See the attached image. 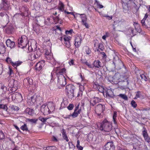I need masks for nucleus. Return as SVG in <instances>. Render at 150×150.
<instances>
[{
	"label": "nucleus",
	"mask_w": 150,
	"mask_h": 150,
	"mask_svg": "<svg viewBox=\"0 0 150 150\" xmlns=\"http://www.w3.org/2000/svg\"><path fill=\"white\" fill-rule=\"evenodd\" d=\"M65 69H61L60 67L54 68L53 72L55 73L58 77L57 84L61 86H64L66 84L65 77L63 74L65 73Z\"/></svg>",
	"instance_id": "1"
},
{
	"label": "nucleus",
	"mask_w": 150,
	"mask_h": 150,
	"mask_svg": "<svg viewBox=\"0 0 150 150\" xmlns=\"http://www.w3.org/2000/svg\"><path fill=\"white\" fill-rule=\"evenodd\" d=\"M112 127V123L106 120H105L101 123L100 129L106 132H109L111 130Z\"/></svg>",
	"instance_id": "2"
},
{
	"label": "nucleus",
	"mask_w": 150,
	"mask_h": 150,
	"mask_svg": "<svg viewBox=\"0 0 150 150\" xmlns=\"http://www.w3.org/2000/svg\"><path fill=\"white\" fill-rule=\"evenodd\" d=\"M18 47L23 48L28 43V41L27 37L25 35H23L18 38Z\"/></svg>",
	"instance_id": "3"
},
{
	"label": "nucleus",
	"mask_w": 150,
	"mask_h": 150,
	"mask_svg": "<svg viewBox=\"0 0 150 150\" xmlns=\"http://www.w3.org/2000/svg\"><path fill=\"white\" fill-rule=\"evenodd\" d=\"M105 106L104 105L99 104L95 107V112L98 116H99L105 109Z\"/></svg>",
	"instance_id": "4"
},
{
	"label": "nucleus",
	"mask_w": 150,
	"mask_h": 150,
	"mask_svg": "<svg viewBox=\"0 0 150 150\" xmlns=\"http://www.w3.org/2000/svg\"><path fill=\"white\" fill-rule=\"evenodd\" d=\"M23 83L24 86L27 88H29L32 85L33 80L32 78L28 77L24 79Z\"/></svg>",
	"instance_id": "5"
},
{
	"label": "nucleus",
	"mask_w": 150,
	"mask_h": 150,
	"mask_svg": "<svg viewBox=\"0 0 150 150\" xmlns=\"http://www.w3.org/2000/svg\"><path fill=\"white\" fill-rule=\"evenodd\" d=\"M71 37L69 36H63V42L65 46L67 48H69L71 46L70 40Z\"/></svg>",
	"instance_id": "6"
},
{
	"label": "nucleus",
	"mask_w": 150,
	"mask_h": 150,
	"mask_svg": "<svg viewBox=\"0 0 150 150\" xmlns=\"http://www.w3.org/2000/svg\"><path fill=\"white\" fill-rule=\"evenodd\" d=\"M76 14L80 15V17L81 18L82 24L84 25L86 28H88V25L86 23L87 18L86 15L84 14H80L78 13H77Z\"/></svg>",
	"instance_id": "7"
},
{
	"label": "nucleus",
	"mask_w": 150,
	"mask_h": 150,
	"mask_svg": "<svg viewBox=\"0 0 150 150\" xmlns=\"http://www.w3.org/2000/svg\"><path fill=\"white\" fill-rule=\"evenodd\" d=\"M12 97L13 99H16L17 102H20L23 100L22 96L21 94L19 93H14L12 95Z\"/></svg>",
	"instance_id": "8"
},
{
	"label": "nucleus",
	"mask_w": 150,
	"mask_h": 150,
	"mask_svg": "<svg viewBox=\"0 0 150 150\" xmlns=\"http://www.w3.org/2000/svg\"><path fill=\"white\" fill-rule=\"evenodd\" d=\"M9 7L8 2L7 0H2V2L0 4V8L5 10L8 9Z\"/></svg>",
	"instance_id": "9"
},
{
	"label": "nucleus",
	"mask_w": 150,
	"mask_h": 150,
	"mask_svg": "<svg viewBox=\"0 0 150 150\" xmlns=\"http://www.w3.org/2000/svg\"><path fill=\"white\" fill-rule=\"evenodd\" d=\"M45 64V61L44 60H41L36 64L35 69L36 70L40 71L42 69Z\"/></svg>",
	"instance_id": "10"
},
{
	"label": "nucleus",
	"mask_w": 150,
	"mask_h": 150,
	"mask_svg": "<svg viewBox=\"0 0 150 150\" xmlns=\"http://www.w3.org/2000/svg\"><path fill=\"white\" fill-rule=\"evenodd\" d=\"M74 88L75 87L73 85L69 84L66 86L65 90L67 93H70L73 96Z\"/></svg>",
	"instance_id": "11"
},
{
	"label": "nucleus",
	"mask_w": 150,
	"mask_h": 150,
	"mask_svg": "<svg viewBox=\"0 0 150 150\" xmlns=\"http://www.w3.org/2000/svg\"><path fill=\"white\" fill-rule=\"evenodd\" d=\"M41 111L44 114H49L50 112L48 107L45 104L42 105L41 107Z\"/></svg>",
	"instance_id": "12"
},
{
	"label": "nucleus",
	"mask_w": 150,
	"mask_h": 150,
	"mask_svg": "<svg viewBox=\"0 0 150 150\" xmlns=\"http://www.w3.org/2000/svg\"><path fill=\"white\" fill-rule=\"evenodd\" d=\"M114 146L112 142H108L104 147L105 150H113Z\"/></svg>",
	"instance_id": "13"
},
{
	"label": "nucleus",
	"mask_w": 150,
	"mask_h": 150,
	"mask_svg": "<svg viewBox=\"0 0 150 150\" xmlns=\"http://www.w3.org/2000/svg\"><path fill=\"white\" fill-rule=\"evenodd\" d=\"M81 40V37L80 36H77L75 38L74 45L76 47L78 48L80 47Z\"/></svg>",
	"instance_id": "14"
},
{
	"label": "nucleus",
	"mask_w": 150,
	"mask_h": 150,
	"mask_svg": "<svg viewBox=\"0 0 150 150\" xmlns=\"http://www.w3.org/2000/svg\"><path fill=\"white\" fill-rule=\"evenodd\" d=\"M46 58L47 60V61L49 63H50L53 65H55L56 64V62L52 54H50V55H47L45 57Z\"/></svg>",
	"instance_id": "15"
},
{
	"label": "nucleus",
	"mask_w": 150,
	"mask_h": 150,
	"mask_svg": "<svg viewBox=\"0 0 150 150\" xmlns=\"http://www.w3.org/2000/svg\"><path fill=\"white\" fill-rule=\"evenodd\" d=\"M6 43L7 46L10 47L11 49L15 47V42L9 39H8L6 41Z\"/></svg>",
	"instance_id": "16"
},
{
	"label": "nucleus",
	"mask_w": 150,
	"mask_h": 150,
	"mask_svg": "<svg viewBox=\"0 0 150 150\" xmlns=\"http://www.w3.org/2000/svg\"><path fill=\"white\" fill-rule=\"evenodd\" d=\"M101 99L98 98L94 97L91 99L90 103L93 106H94L97 103L100 102Z\"/></svg>",
	"instance_id": "17"
},
{
	"label": "nucleus",
	"mask_w": 150,
	"mask_h": 150,
	"mask_svg": "<svg viewBox=\"0 0 150 150\" xmlns=\"http://www.w3.org/2000/svg\"><path fill=\"white\" fill-rule=\"evenodd\" d=\"M83 52L87 55H89L91 53V50L89 47L87 46H85L83 48Z\"/></svg>",
	"instance_id": "18"
},
{
	"label": "nucleus",
	"mask_w": 150,
	"mask_h": 150,
	"mask_svg": "<svg viewBox=\"0 0 150 150\" xmlns=\"http://www.w3.org/2000/svg\"><path fill=\"white\" fill-rule=\"evenodd\" d=\"M93 68L94 67L97 68H100L101 67V62L98 60H95L93 64Z\"/></svg>",
	"instance_id": "19"
},
{
	"label": "nucleus",
	"mask_w": 150,
	"mask_h": 150,
	"mask_svg": "<svg viewBox=\"0 0 150 150\" xmlns=\"http://www.w3.org/2000/svg\"><path fill=\"white\" fill-rule=\"evenodd\" d=\"M5 46L3 43L2 42L0 43V54H3L5 52Z\"/></svg>",
	"instance_id": "20"
},
{
	"label": "nucleus",
	"mask_w": 150,
	"mask_h": 150,
	"mask_svg": "<svg viewBox=\"0 0 150 150\" xmlns=\"http://www.w3.org/2000/svg\"><path fill=\"white\" fill-rule=\"evenodd\" d=\"M142 134L146 141L148 142H149V138L148 137L147 132L146 130L144 129V131H143Z\"/></svg>",
	"instance_id": "21"
},
{
	"label": "nucleus",
	"mask_w": 150,
	"mask_h": 150,
	"mask_svg": "<svg viewBox=\"0 0 150 150\" xmlns=\"http://www.w3.org/2000/svg\"><path fill=\"white\" fill-rule=\"evenodd\" d=\"M25 112L26 114H28L29 115H32L34 114V112L33 109L30 108H27L25 110Z\"/></svg>",
	"instance_id": "22"
},
{
	"label": "nucleus",
	"mask_w": 150,
	"mask_h": 150,
	"mask_svg": "<svg viewBox=\"0 0 150 150\" xmlns=\"http://www.w3.org/2000/svg\"><path fill=\"white\" fill-rule=\"evenodd\" d=\"M122 5L124 12L125 13H127L129 10L128 4L123 2V3H122Z\"/></svg>",
	"instance_id": "23"
},
{
	"label": "nucleus",
	"mask_w": 150,
	"mask_h": 150,
	"mask_svg": "<svg viewBox=\"0 0 150 150\" xmlns=\"http://www.w3.org/2000/svg\"><path fill=\"white\" fill-rule=\"evenodd\" d=\"M133 25L134 26L135 30L137 32L139 33L141 31L139 25L137 23L134 22Z\"/></svg>",
	"instance_id": "24"
},
{
	"label": "nucleus",
	"mask_w": 150,
	"mask_h": 150,
	"mask_svg": "<svg viewBox=\"0 0 150 150\" xmlns=\"http://www.w3.org/2000/svg\"><path fill=\"white\" fill-rule=\"evenodd\" d=\"M37 58L36 56V54H35L34 52L29 55L28 59L30 60H33Z\"/></svg>",
	"instance_id": "25"
},
{
	"label": "nucleus",
	"mask_w": 150,
	"mask_h": 150,
	"mask_svg": "<svg viewBox=\"0 0 150 150\" xmlns=\"http://www.w3.org/2000/svg\"><path fill=\"white\" fill-rule=\"evenodd\" d=\"M106 96L107 97H112L113 96V92L111 90H108L106 92Z\"/></svg>",
	"instance_id": "26"
},
{
	"label": "nucleus",
	"mask_w": 150,
	"mask_h": 150,
	"mask_svg": "<svg viewBox=\"0 0 150 150\" xmlns=\"http://www.w3.org/2000/svg\"><path fill=\"white\" fill-rule=\"evenodd\" d=\"M0 95L4 93V92L6 89V88L3 84H1L0 86Z\"/></svg>",
	"instance_id": "27"
},
{
	"label": "nucleus",
	"mask_w": 150,
	"mask_h": 150,
	"mask_svg": "<svg viewBox=\"0 0 150 150\" xmlns=\"http://www.w3.org/2000/svg\"><path fill=\"white\" fill-rule=\"evenodd\" d=\"M104 47L103 44L102 43H99V45L97 48V51H100L99 50L101 51H103L104 49Z\"/></svg>",
	"instance_id": "28"
},
{
	"label": "nucleus",
	"mask_w": 150,
	"mask_h": 150,
	"mask_svg": "<svg viewBox=\"0 0 150 150\" xmlns=\"http://www.w3.org/2000/svg\"><path fill=\"white\" fill-rule=\"evenodd\" d=\"M22 63V61H18L13 62L12 63V65L13 67H18L21 65Z\"/></svg>",
	"instance_id": "29"
},
{
	"label": "nucleus",
	"mask_w": 150,
	"mask_h": 150,
	"mask_svg": "<svg viewBox=\"0 0 150 150\" xmlns=\"http://www.w3.org/2000/svg\"><path fill=\"white\" fill-rule=\"evenodd\" d=\"M79 113V110H77L75 109L73 113L71 114V117L73 118L76 117L78 116Z\"/></svg>",
	"instance_id": "30"
},
{
	"label": "nucleus",
	"mask_w": 150,
	"mask_h": 150,
	"mask_svg": "<svg viewBox=\"0 0 150 150\" xmlns=\"http://www.w3.org/2000/svg\"><path fill=\"white\" fill-rule=\"evenodd\" d=\"M0 109H2L8 112V107L6 104H0Z\"/></svg>",
	"instance_id": "31"
},
{
	"label": "nucleus",
	"mask_w": 150,
	"mask_h": 150,
	"mask_svg": "<svg viewBox=\"0 0 150 150\" xmlns=\"http://www.w3.org/2000/svg\"><path fill=\"white\" fill-rule=\"evenodd\" d=\"M64 5L61 1H59L58 6V9L59 10L63 11L64 10Z\"/></svg>",
	"instance_id": "32"
},
{
	"label": "nucleus",
	"mask_w": 150,
	"mask_h": 150,
	"mask_svg": "<svg viewBox=\"0 0 150 150\" xmlns=\"http://www.w3.org/2000/svg\"><path fill=\"white\" fill-rule=\"evenodd\" d=\"M97 88L98 91L100 92L103 93L104 92V88L102 86L98 85L97 86Z\"/></svg>",
	"instance_id": "33"
},
{
	"label": "nucleus",
	"mask_w": 150,
	"mask_h": 150,
	"mask_svg": "<svg viewBox=\"0 0 150 150\" xmlns=\"http://www.w3.org/2000/svg\"><path fill=\"white\" fill-rule=\"evenodd\" d=\"M117 117V112L116 111H114L113 113V120L114 123L115 124H116L117 123L116 120Z\"/></svg>",
	"instance_id": "34"
},
{
	"label": "nucleus",
	"mask_w": 150,
	"mask_h": 150,
	"mask_svg": "<svg viewBox=\"0 0 150 150\" xmlns=\"http://www.w3.org/2000/svg\"><path fill=\"white\" fill-rule=\"evenodd\" d=\"M34 53L36 54V56L37 58L40 57L41 54V53L39 50L35 51Z\"/></svg>",
	"instance_id": "35"
},
{
	"label": "nucleus",
	"mask_w": 150,
	"mask_h": 150,
	"mask_svg": "<svg viewBox=\"0 0 150 150\" xmlns=\"http://www.w3.org/2000/svg\"><path fill=\"white\" fill-rule=\"evenodd\" d=\"M82 61V60H81ZM82 63L83 64H85L86 65L88 66V67L90 68H93V64H91L90 63L88 62L87 61H85L83 62L82 61Z\"/></svg>",
	"instance_id": "36"
},
{
	"label": "nucleus",
	"mask_w": 150,
	"mask_h": 150,
	"mask_svg": "<svg viewBox=\"0 0 150 150\" xmlns=\"http://www.w3.org/2000/svg\"><path fill=\"white\" fill-rule=\"evenodd\" d=\"M80 141L79 140L77 141V143L76 144V147L79 150H83V148L80 145Z\"/></svg>",
	"instance_id": "37"
},
{
	"label": "nucleus",
	"mask_w": 150,
	"mask_h": 150,
	"mask_svg": "<svg viewBox=\"0 0 150 150\" xmlns=\"http://www.w3.org/2000/svg\"><path fill=\"white\" fill-rule=\"evenodd\" d=\"M113 80L112 81L115 84L118 83L120 81L118 80V79L117 78L116 75L115 74L112 77Z\"/></svg>",
	"instance_id": "38"
},
{
	"label": "nucleus",
	"mask_w": 150,
	"mask_h": 150,
	"mask_svg": "<svg viewBox=\"0 0 150 150\" xmlns=\"http://www.w3.org/2000/svg\"><path fill=\"white\" fill-rule=\"evenodd\" d=\"M118 96L125 100H128V98L127 96L125 94H120Z\"/></svg>",
	"instance_id": "39"
},
{
	"label": "nucleus",
	"mask_w": 150,
	"mask_h": 150,
	"mask_svg": "<svg viewBox=\"0 0 150 150\" xmlns=\"http://www.w3.org/2000/svg\"><path fill=\"white\" fill-rule=\"evenodd\" d=\"M95 4H96V6L99 8H102L103 7V6L100 4L99 2L97 0H95Z\"/></svg>",
	"instance_id": "40"
},
{
	"label": "nucleus",
	"mask_w": 150,
	"mask_h": 150,
	"mask_svg": "<svg viewBox=\"0 0 150 150\" xmlns=\"http://www.w3.org/2000/svg\"><path fill=\"white\" fill-rule=\"evenodd\" d=\"M12 110L17 111L19 109V108L17 106L12 105L11 107Z\"/></svg>",
	"instance_id": "41"
},
{
	"label": "nucleus",
	"mask_w": 150,
	"mask_h": 150,
	"mask_svg": "<svg viewBox=\"0 0 150 150\" xmlns=\"http://www.w3.org/2000/svg\"><path fill=\"white\" fill-rule=\"evenodd\" d=\"M48 117H39V120L41 121L44 123H45L46 121V120L49 118Z\"/></svg>",
	"instance_id": "42"
},
{
	"label": "nucleus",
	"mask_w": 150,
	"mask_h": 150,
	"mask_svg": "<svg viewBox=\"0 0 150 150\" xmlns=\"http://www.w3.org/2000/svg\"><path fill=\"white\" fill-rule=\"evenodd\" d=\"M93 43L94 47L97 49L99 44L98 41L97 40H95L93 41Z\"/></svg>",
	"instance_id": "43"
},
{
	"label": "nucleus",
	"mask_w": 150,
	"mask_h": 150,
	"mask_svg": "<svg viewBox=\"0 0 150 150\" xmlns=\"http://www.w3.org/2000/svg\"><path fill=\"white\" fill-rule=\"evenodd\" d=\"M56 147L54 146H49L46 148L45 150H57Z\"/></svg>",
	"instance_id": "44"
},
{
	"label": "nucleus",
	"mask_w": 150,
	"mask_h": 150,
	"mask_svg": "<svg viewBox=\"0 0 150 150\" xmlns=\"http://www.w3.org/2000/svg\"><path fill=\"white\" fill-rule=\"evenodd\" d=\"M140 77L141 78V79L142 81H146L147 80V79L146 78V76H145L144 74H141L140 75Z\"/></svg>",
	"instance_id": "45"
},
{
	"label": "nucleus",
	"mask_w": 150,
	"mask_h": 150,
	"mask_svg": "<svg viewBox=\"0 0 150 150\" xmlns=\"http://www.w3.org/2000/svg\"><path fill=\"white\" fill-rule=\"evenodd\" d=\"M21 128L23 131H27L28 130L27 125L25 124H24L22 126Z\"/></svg>",
	"instance_id": "46"
},
{
	"label": "nucleus",
	"mask_w": 150,
	"mask_h": 150,
	"mask_svg": "<svg viewBox=\"0 0 150 150\" xmlns=\"http://www.w3.org/2000/svg\"><path fill=\"white\" fill-rule=\"evenodd\" d=\"M77 84L79 85V90L83 91L84 90V86L83 85H82L81 83H78Z\"/></svg>",
	"instance_id": "47"
},
{
	"label": "nucleus",
	"mask_w": 150,
	"mask_h": 150,
	"mask_svg": "<svg viewBox=\"0 0 150 150\" xmlns=\"http://www.w3.org/2000/svg\"><path fill=\"white\" fill-rule=\"evenodd\" d=\"M6 62L8 64H12V63L13 62L11 59L9 57H7L6 59Z\"/></svg>",
	"instance_id": "48"
},
{
	"label": "nucleus",
	"mask_w": 150,
	"mask_h": 150,
	"mask_svg": "<svg viewBox=\"0 0 150 150\" xmlns=\"http://www.w3.org/2000/svg\"><path fill=\"white\" fill-rule=\"evenodd\" d=\"M131 104L132 106L134 108H136L137 106L136 102L134 100L131 101Z\"/></svg>",
	"instance_id": "49"
},
{
	"label": "nucleus",
	"mask_w": 150,
	"mask_h": 150,
	"mask_svg": "<svg viewBox=\"0 0 150 150\" xmlns=\"http://www.w3.org/2000/svg\"><path fill=\"white\" fill-rule=\"evenodd\" d=\"M67 102L66 101H63V102L62 103L61 105V106L62 108H65L66 107V106L67 105Z\"/></svg>",
	"instance_id": "50"
},
{
	"label": "nucleus",
	"mask_w": 150,
	"mask_h": 150,
	"mask_svg": "<svg viewBox=\"0 0 150 150\" xmlns=\"http://www.w3.org/2000/svg\"><path fill=\"white\" fill-rule=\"evenodd\" d=\"M28 120L32 123H35L37 122V120L35 119H29Z\"/></svg>",
	"instance_id": "51"
},
{
	"label": "nucleus",
	"mask_w": 150,
	"mask_h": 150,
	"mask_svg": "<svg viewBox=\"0 0 150 150\" xmlns=\"http://www.w3.org/2000/svg\"><path fill=\"white\" fill-rule=\"evenodd\" d=\"M5 135L4 133L1 131H0V140L4 139Z\"/></svg>",
	"instance_id": "52"
},
{
	"label": "nucleus",
	"mask_w": 150,
	"mask_h": 150,
	"mask_svg": "<svg viewBox=\"0 0 150 150\" xmlns=\"http://www.w3.org/2000/svg\"><path fill=\"white\" fill-rule=\"evenodd\" d=\"M51 23L50 18H47V19L45 21V23L47 25H49Z\"/></svg>",
	"instance_id": "53"
},
{
	"label": "nucleus",
	"mask_w": 150,
	"mask_h": 150,
	"mask_svg": "<svg viewBox=\"0 0 150 150\" xmlns=\"http://www.w3.org/2000/svg\"><path fill=\"white\" fill-rule=\"evenodd\" d=\"M31 101L33 103H34L36 102V100L35 96L34 95L31 97Z\"/></svg>",
	"instance_id": "54"
},
{
	"label": "nucleus",
	"mask_w": 150,
	"mask_h": 150,
	"mask_svg": "<svg viewBox=\"0 0 150 150\" xmlns=\"http://www.w3.org/2000/svg\"><path fill=\"white\" fill-rule=\"evenodd\" d=\"M74 108V105L72 104H70L67 107V108L69 110H71L73 109Z\"/></svg>",
	"instance_id": "55"
},
{
	"label": "nucleus",
	"mask_w": 150,
	"mask_h": 150,
	"mask_svg": "<svg viewBox=\"0 0 150 150\" xmlns=\"http://www.w3.org/2000/svg\"><path fill=\"white\" fill-rule=\"evenodd\" d=\"M33 29L34 31L36 32L37 33H38L39 31V28L38 27H34Z\"/></svg>",
	"instance_id": "56"
},
{
	"label": "nucleus",
	"mask_w": 150,
	"mask_h": 150,
	"mask_svg": "<svg viewBox=\"0 0 150 150\" xmlns=\"http://www.w3.org/2000/svg\"><path fill=\"white\" fill-rule=\"evenodd\" d=\"M8 68L9 70L8 72V74H9L10 75H11L13 73V71L12 69L10 67H9Z\"/></svg>",
	"instance_id": "57"
},
{
	"label": "nucleus",
	"mask_w": 150,
	"mask_h": 150,
	"mask_svg": "<svg viewBox=\"0 0 150 150\" xmlns=\"http://www.w3.org/2000/svg\"><path fill=\"white\" fill-rule=\"evenodd\" d=\"M63 139L66 140L67 142H68L69 141L68 137L66 134H64L62 135Z\"/></svg>",
	"instance_id": "58"
},
{
	"label": "nucleus",
	"mask_w": 150,
	"mask_h": 150,
	"mask_svg": "<svg viewBox=\"0 0 150 150\" xmlns=\"http://www.w3.org/2000/svg\"><path fill=\"white\" fill-rule=\"evenodd\" d=\"M73 32V30L72 29H71L69 30H66L65 31V33L66 34H71Z\"/></svg>",
	"instance_id": "59"
},
{
	"label": "nucleus",
	"mask_w": 150,
	"mask_h": 150,
	"mask_svg": "<svg viewBox=\"0 0 150 150\" xmlns=\"http://www.w3.org/2000/svg\"><path fill=\"white\" fill-rule=\"evenodd\" d=\"M71 117V114H70L69 115H66L63 116V117L66 119L70 118Z\"/></svg>",
	"instance_id": "60"
},
{
	"label": "nucleus",
	"mask_w": 150,
	"mask_h": 150,
	"mask_svg": "<svg viewBox=\"0 0 150 150\" xmlns=\"http://www.w3.org/2000/svg\"><path fill=\"white\" fill-rule=\"evenodd\" d=\"M50 54H52L51 53V51L50 50H47L45 53V57L47 55H49Z\"/></svg>",
	"instance_id": "61"
},
{
	"label": "nucleus",
	"mask_w": 150,
	"mask_h": 150,
	"mask_svg": "<svg viewBox=\"0 0 150 150\" xmlns=\"http://www.w3.org/2000/svg\"><path fill=\"white\" fill-rule=\"evenodd\" d=\"M74 59H71L70 61H69V64L70 65V66L71 65H74Z\"/></svg>",
	"instance_id": "62"
},
{
	"label": "nucleus",
	"mask_w": 150,
	"mask_h": 150,
	"mask_svg": "<svg viewBox=\"0 0 150 150\" xmlns=\"http://www.w3.org/2000/svg\"><path fill=\"white\" fill-rule=\"evenodd\" d=\"M37 4L36 3L34 4V8L35 10H38L40 8V7L39 6H36Z\"/></svg>",
	"instance_id": "63"
},
{
	"label": "nucleus",
	"mask_w": 150,
	"mask_h": 150,
	"mask_svg": "<svg viewBox=\"0 0 150 150\" xmlns=\"http://www.w3.org/2000/svg\"><path fill=\"white\" fill-rule=\"evenodd\" d=\"M83 92V91H79L78 94L77 96L79 97L80 96H81L82 95Z\"/></svg>",
	"instance_id": "64"
}]
</instances>
